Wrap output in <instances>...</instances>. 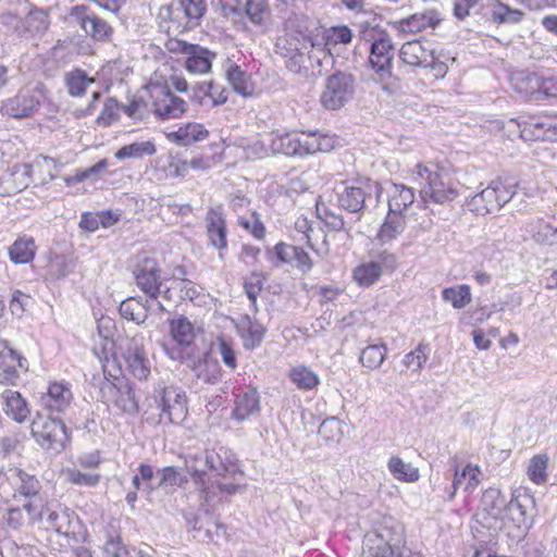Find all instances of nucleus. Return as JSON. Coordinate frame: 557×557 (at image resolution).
I'll list each match as a JSON object with an SVG mask.
<instances>
[{
    "instance_id": "6ab92c4d",
    "label": "nucleus",
    "mask_w": 557,
    "mask_h": 557,
    "mask_svg": "<svg viewBox=\"0 0 557 557\" xmlns=\"http://www.w3.org/2000/svg\"><path fill=\"white\" fill-rule=\"evenodd\" d=\"M39 98L34 92L21 91L15 97L8 99L1 108V111L15 119H23L32 115L38 109Z\"/></svg>"
},
{
    "instance_id": "2f4dec72",
    "label": "nucleus",
    "mask_w": 557,
    "mask_h": 557,
    "mask_svg": "<svg viewBox=\"0 0 557 557\" xmlns=\"http://www.w3.org/2000/svg\"><path fill=\"white\" fill-rule=\"evenodd\" d=\"M275 255L281 262L295 261L296 267L304 272L311 270L312 261L309 255L300 247L278 243L274 247Z\"/></svg>"
},
{
    "instance_id": "338daca9",
    "label": "nucleus",
    "mask_w": 557,
    "mask_h": 557,
    "mask_svg": "<svg viewBox=\"0 0 557 557\" xmlns=\"http://www.w3.org/2000/svg\"><path fill=\"white\" fill-rule=\"evenodd\" d=\"M267 8L265 0H247L245 11L251 23L260 25Z\"/></svg>"
},
{
    "instance_id": "3c124183",
    "label": "nucleus",
    "mask_w": 557,
    "mask_h": 557,
    "mask_svg": "<svg viewBox=\"0 0 557 557\" xmlns=\"http://www.w3.org/2000/svg\"><path fill=\"white\" fill-rule=\"evenodd\" d=\"M387 348L385 344H372L361 349L359 361L363 367L371 370L377 369L386 358Z\"/></svg>"
},
{
    "instance_id": "9d476101",
    "label": "nucleus",
    "mask_w": 557,
    "mask_h": 557,
    "mask_svg": "<svg viewBox=\"0 0 557 557\" xmlns=\"http://www.w3.org/2000/svg\"><path fill=\"white\" fill-rule=\"evenodd\" d=\"M115 382L107 381L101 386L103 398L125 413H137L139 410L138 401L135 396L134 386L125 379H114Z\"/></svg>"
},
{
    "instance_id": "ea45409f",
    "label": "nucleus",
    "mask_w": 557,
    "mask_h": 557,
    "mask_svg": "<svg viewBox=\"0 0 557 557\" xmlns=\"http://www.w3.org/2000/svg\"><path fill=\"white\" fill-rule=\"evenodd\" d=\"M64 83L70 96L82 97L86 94L88 85L94 83V78H90L85 71L75 69L65 73Z\"/></svg>"
},
{
    "instance_id": "ddd939ff",
    "label": "nucleus",
    "mask_w": 557,
    "mask_h": 557,
    "mask_svg": "<svg viewBox=\"0 0 557 557\" xmlns=\"http://www.w3.org/2000/svg\"><path fill=\"white\" fill-rule=\"evenodd\" d=\"M70 17L79 25L82 30L95 40H104L112 33L110 25L95 13L90 12L86 5H75L71 9Z\"/></svg>"
},
{
    "instance_id": "b1692460",
    "label": "nucleus",
    "mask_w": 557,
    "mask_h": 557,
    "mask_svg": "<svg viewBox=\"0 0 557 557\" xmlns=\"http://www.w3.org/2000/svg\"><path fill=\"white\" fill-rule=\"evenodd\" d=\"M372 532L380 536L394 550H398L400 553L410 552L404 546L403 527L395 519L391 517L384 518Z\"/></svg>"
},
{
    "instance_id": "72a5a7b5",
    "label": "nucleus",
    "mask_w": 557,
    "mask_h": 557,
    "mask_svg": "<svg viewBox=\"0 0 557 557\" xmlns=\"http://www.w3.org/2000/svg\"><path fill=\"white\" fill-rule=\"evenodd\" d=\"M363 552L371 557H410L411 554V552L394 550L372 531L364 536Z\"/></svg>"
},
{
    "instance_id": "a18cd8bd",
    "label": "nucleus",
    "mask_w": 557,
    "mask_h": 557,
    "mask_svg": "<svg viewBox=\"0 0 557 557\" xmlns=\"http://www.w3.org/2000/svg\"><path fill=\"white\" fill-rule=\"evenodd\" d=\"M240 332L244 339V347L246 349H253L261 344L265 329L259 322L247 318L242 324Z\"/></svg>"
},
{
    "instance_id": "aec40b11",
    "label": "nucleus",
    "mask_w": 557,
    "mask_h": 557,
    "mask_svg": "<svg viewBox=\"0 0 557 557\" xmlns=\"http://www.w3.org/2000/svg\"><path fill=\"white\" fill-rule=\"evenodd\" d=\"M510 124H517L519 136L523 140H552V117L528 120H510Z\"/></svg>"
},
{
    "instance_id": "dca6fc26",
    "label": "nucleus",
    "mask_w": 557,
    "mask_h": 557,
    "mask_svg": "<svg viewBox=\"0 0 557 557\" xmlns=\"http://www.w3.org/2000/svg\"><path fill=\"white\" fill-rule=\"evenodd\" d=\"M8 480L13 487L14 498L23 496L28 499L39 496L42 485L36 475L25 470L11 467L8 469Z\"/></svg>"
},
{
    "instance_id": "13d9d810",
    "label": "nucleus",
    "mask_w": 557,
    "mask_h": 557,
    "mask_svg": "<svg viewBox=\"0 0 557 557\" xmlns=\"http://www.w3.org/2000/svg\"><path fill=\"white\" fill-rule=\"evenodd\" d=\"M0 24L8 33L17 37H26L25 17H21L12 12H4L0 16Z\"/></svg>"
},
{
    "instance_id": "bb28decb",
    "label": "nucleus",
    "mask_w": 557,
    "mask_h": 557,
    "mask_svg": "<svg viewBox=\"0 0 557 557\" xmlns=\"http://www.w3.org/2000/svg\"><path fill=\"white\" fill-rule=\"evenodd\" d=\"M442 21L441 14L434 10H425L421 13H414L407 18L399 21V26L405 33H419L428 27L435 28Z\"/></svg>"
},
{
    "instance_id": "4468645a",
    "label": "nucleus",
    "mask_w": 557,
    "mask_h": 557,
    "mask_svg": "<svg viewBox=\"0 0 557 557\" xmlns=\"http://www.w3.org/2000/svg\"><path fill=\"white\" fill-rule=\"evenodd\" d=\"M122 357L127 364L131 374L143 381L150 375L151 362L141 343V338H132L122 352Z\"/></svg>"
},
{
    "instance_id": "c03bdc74",
    "label": "nucleus",
    "mask_w": 557,
    "mask_h": 557,
    "mask_svg": "<svg viewBox=\"0 0 557 557\" xmlns=\"http://www.w3.org/2000/svg\"><path fill=\"white\" fill-rule=\"evenodd\" d=\"M381 274L382 268L380 263L370 261L356 267L352 277L360 286L369 287L379 280Z\"/></svg>"
},
{
    "instance_id": "49530a36",
    "label": "nucleus",
    "mask_w": 557,
    "mask_h": 557,
    "mask_svg": "<svg viewBox=\"0 0 557 557\" xmlns=\"http://www.w3.org/2000/svg\"><path fill=\"white\" fill-rule=\"evenodd\" d=\"M388 470L395 479L404 482H416L419 480L420 474L418 468L411 463H406L397 456H394L388 461Z\"/></svg>"
},
{
    "instance_id": "423d86ee",
    "label": "nucleus",
    "mask_w": 557,
    "mask_h": 557,
    "mask_svg": "<svg viewBox=\"0 0 557 557\" xmlns=\"http://www.w3.org/2000/svg\"><path fill=\"white\" fill-rule=\"evenodd\" d=\"M356 81L352 74L337 71L330 75L320 96V103L326 110H338L355 95Z\"/></svg>"
},
{
    "instance_id": "774afa93",
    "label": "nucleus",
    "mask_w": 557,
    "mask_h": 557,
    "mask_svg": "<svg viewBox=\"0 0 557 557\" xmlns=\"http://www.w3.org/2000/svg\"><path fill=\"white\" fill-rule=\"evenodd\" d=\"M21 446L18 434H8L0 436V458L9 459L13 454L17 453Z\"/></svg>"
},
{
    "instance_id": "e433bc0d",
    "label": "nucleus",
    "mask_w": 557,
    "mask_h": 557,
    "mask_svg": "<svg viewBox=\"0 0 557 557\" xmlns=\"http://www.w3.org/2000/svg\"><path fill=\"white\" fill-rule=\"evenodd\" d=\"M214 54L208 49L195 45L190 53L187 55L185 66L191 73H207L212 65Z\"/></svg>"
},
{
    "instance_id": "bf43d9fd",
    "label": "nucleus",
    "mask_w": 557,
    "mask_h": 557,
    "mask_svg": "<svg viewBox=\"0 0 557 557\" xmlns=\"http://www.w3.org/2000/svg\"><path fill=\"white\" fill-rule=\"evenodd\" d=\"M197 88L202 96L209 97L212 100L213 107L223 104L227 100V90L214 82L201 83Z\"/></svg>"
},
{
    "instance_id": "5701e85b",
    "label": "nucleus",
    "mask_w": 557,
    "mask_h": 557,
    "mask_svg": "<svg viewBox=\"0 0 557 557\" xmlns=\"http://www.w3.org/2000/svg\"><path fill=\"white\" fill-rule=\"evenodd\" d=\"M73 399V394L67 384L54 382L48 387V392L42 395L41 404L49 412H64Z\"/></svg>"
},
{
    "instance_id": "37998d69",
    "label": "nucleus",
    "mask_w": 557,
    "mask_h": 557,
    "mask_svg": "<svg viewBox=\"0 0 557 557\" xmlns=\"http://www.w3.org/2000/svg\"><path fill=\"white\" fill-rule=\"evenodd\" d=\"M405 219L401 214L388 211V214L379 232V239L383 243L391 242L405 230Z\"/></svg>"
},
{
    "instance_id": "5fc2aeb1",
    "label": "nucleus",
    "mask_w": 557,
    "mask_h": 557,
    "mask_svg": "<svg viewBox=\"0 0 557 557\" xmlns=\"http://www.w3.org/2000/svg\"><path fill=\"white\" fill-rule=\"evenodd\" d=\"M289 376L300 389H312L319 384L318 375L305 366L294 368Z\"/></svg>"
},
{
    "instance_id": "cd10ccee",
    "label": "nucleus",
    "mask_w": 557,
    "mask_h": 557,
    "mask_svg": "<svg viewBox=\"0 0 557 557\" xmlns=\"http://www.w3.org/2000/svg\"><path fill=\"white\" fill-rule=\"evenodd\" d=\"M488 14L491 22L496 25L519 24L524 17V12L519 9L511 8L500 0H491L488 4Z\"/></svg>"
},
{
    "instance_id": "f3484780",
    "label": "nucleus",
    "mask_w": 557,
    "mask_h": 557,
    "mask_svg": "<svg viewBox=\"0 0 557 557\" xmlns=\"http://www.w3.org/2000/svg\"><path fill=\"white\" fill-rule=\"evenodd\" d=\"M399 58L410 66H431L437 69V73L445 72V65L443 63L435 65L433 52L425 49L418 40L405 42L399 50Z\"/></svg>"
},
{
    "instance_id": "09e8293b",
    "label": "nucleus",
    "mask_w": 557,
    "mask_h": 557,
    "mask_svg": "<svg viewBox=\"0 0 557 557\" xmlns=\"http://www.w3.org/2000/svg\"><path fill=\"white\" fill-rule=\"evenodd\" d=\"M72 513L64 508L52 510L46 506L45 517L49 528L53 529L59 534H67L71 527Z\"/></svg>"
},
{
    "instance_id": "de8ad7c7",
    "label": "nucleus",
    "mask_w": 557,
    "mask_h": 557,
    "mask_svg": "<svg viewBox=\"0 0 557 557\" xmlns=\"http://www.w3.org/2000/svg\"><path fill=\"white\" fill-rule=\"evenodd\" d=\"M354 38L352 30L347 25H335L323 32L324 46L330 51L337 45H349Z\"/></svg>"
},
{
    "instance_id": "0eeeda50",
    "label": "nucleus",
    "mask_w": 557,
    "mask_h": 557,
    "mask_svg": "<svg viewBox=\"0 0 557 557\" xmlns=\"http://www.w3.org/2000/svg\"><path fill=\"white\" fill-rule=\"evenodd\" d=\"M377 190L379 185L370 180H358L351 185L341 183L336 187L337 205L350 213H360L366 207V201Z\"/></svg>"
},
{
    "instance_id": "69168bd1",
    "label": "nucleus",
    "mask_w": 557,
    "mask_h": 557,
    "mask_svg": "<svg viewBox=\"0 0 557 557\" xmlns=\"http://www.w3.org/2000/svg\"><path fill=\"white\" fill-rule=\"evenodd\" d=\"M428 360V346L420 344L413 351L405 355L403 363L407 368H413L419 371Z\"/></svg>"
},
{
    "instance_id": "c85d7f7f",
    "label": "nucleus",
    "mask_w": 557,
    "mask_h": 557,
    "mask_svg": "<svg viewBox=\"0 0 557 557\" xmlns=\"http://www.w3.org/2000/svg\"><path fill=\"white\" fill-rule=\"evenodd\" d=\"M1 398L4 403V412L8 417L13 419L17 423H23L28 418L30 410L27 401L22 395L12 389H4L1 393Z\"/></svg>"
},
{
    "instance_id": "393cba45",
    "label": "nucleus",
    "mask_w": 557,
    "mask_h": 557,
    "mask_svg": "<svg viewBox=\"0 0 557 557\" xmlns=\"http://www.w3.org/2000/svg\"><path fill=\"white\" fill-rule=\"evenodd\" d=\"M260 412V397L256 388L239 394L232 417L239 423Z\"/></svg>"
},
{
    "instance_id": "4be33fe9",
    "label": "nucleus",
    "mask_w": 557,
    "mask_h": 557,
    "mask_svg": "<svg viewBox=\"0 0 557 557\" xmlns=\"http://www.w3.org/2000/svg\"><path fill=\"white\" fill-rule=\"evenodd\" d=\"M32 168L21 164L13 168L12 172L0 178V196H11L21 193L32 183Z\"/></svg>"
},
{
    "instance_id": "f257e3e1",
    "label": "nucleus",
    "mask_w": 557,
    "mask_h": 557,
    "mask_svg": "<svg viewBox=\"0 0 557 557\" xmlns=\"http://www.w3.org/2000/svg\"><path fill=\"white\" fill-rule=\"evenodd\" d=\"M414 182L419 186L422 201H432L444 205L456 199L459 195L458 183L447 174L438 171L436 165L418 164L416 166Z\"/></svg>"
},
{
    "instance_id": "f8f14e48",
    "label": "nucleus",
    "mask_w": 557,
    "mask_h": 557,
    "mask_svg": "<svg viewBox=\"0 0 557 557\" xmlns=\"http://www.w3.org/2000/svg\"><path fill=\"white\" fill-rule=\"evenodd\" d=\"M151 96L152 111L159 120L178 119L187 111L186 101L168 87L154 88Z\"/></svg>"
},
{
    "instance_id": "473e14b6",
    "label": "nucleus",
    "mask_w": 557,
    "mask_h": 557,
    "mask_svg": "<svg viewBox=\"0 0 557 557\" xmlns=\"http://www.w3.org/2000/svg\"><path fill=\"white\" fill-rule=\"evenodd\" d=\"M209 132L202 124L187 123L177 131L169 134V138L178 146H189L194 143L206 139Z\"/></svg>"
},
{
    "instance_id": "c9c22d12",
    "label": "nucleus",
    "mask_w": 557,
    "mask_h": 557,
    "mask_svg": "<svg viewBox=\"0 0 557 557\" xmlns=\"http://www.w3.org/2000/svg\"><path fill=\"white\" fill-rule=\"evenodd\" d=\"M149 308L150 306L148 299L145 301V304H143L140 297H131L121 302L119 311L124 319L132 320L137 324H141L148 318L147 311Z\"/></svg>"
},
{
    "instance_id": "20e7f679",
    "label": "nucleus",
    "mask_w": 557,
    "mask_h": 557,
    "mask_svg": "<svg viewBox=\"0 0 557 557\" xmlns=\"http://www.w3.org/2000/svg\"><path fill=\"white\" fill-rule=\"evenodd\" d=\"M154 400L160 409L159 422L162 424H180L187 417V397L177 386H163L154 392Z\"/></svg>"
},
{
    "instance_id": "39448f33",
    "label": "nucleus",
    "mask_w": 557,
    "mask_h": 557,
    "mask_svg": "<svg viewBox=\"0 0 557 557\" xmlns=\"http://www.w3.org/2000/svg\"><path fill=\"white\" fill-rule=\"evenodd\" d=\"M515 194L513 185L505 184L500 178H496L471 197L469 208L478 215H485L498 211L512 199Z\"/></svg>"
},
{
    "instance_id": "c756f323",
    "label": "nucleus",
    "mask_w": 557,
    "mask_h": 557,
    "mask_svg": "<svg viewBox=\"0 0 557 557\" xmlns=\"http://www.w3.org/2000/svg\"><path fill=\"white\" fill-rule=\"evenodd\" d=\"M37 246L35 239L27 235L18 236L9 247V258L14 264H27L36 256Z\"/></svg>"
},
{
    "instance_id": "7c9ffc66",
    "label": "nucleus",
    "mask_w": 557,
    "mask_h": 557,
    "mask_svg": "<svg viewBox=\"0 0 557 557\" xmlns=\"http://www.w3.org/2000/svg\"><path fill=\"white\" fill-rule=\"evenodd\" d=\"M480 468L468 463L462 471L455 470L451 491L448 494V499H453L458 488L462 487L465 492L471 493L480 483Z\"/></svg>"
},
{
    "instance_id": "0e129e2a",
    "label": "nucleus",
    "mask_w": 557,
    "mask_h": 557,
    "mask_svg": "<svg viewBox=\"0 0 557 557\" xmlns=\"http://www.w3.org/2000/svg\"><path fill=\"white\" fill-rule=\"evenodd\" d=\"M119 103L115 98H108L103 103L102 111L97 117L96 123L99 126H109L119 119Z\"/></svg>"
},
{
    "instance_id": "864d4df0",
    "label": "nucleus",
    "mask_w": 557,
    "mask_h": 557,
    "mask_svg": "<svg viewBox=\"0 0 557 557\" xmlns=\"http://www.w3.org/2000/svg\"><path fill=\"white\" fill-rule=\"evenodd\" d=\"M214 459V453L206 450L201 454L195 455L191 460H186V467L194 478H201V475L206 473L207 469L216 470Z\"/></svg>"
},
{
    "instance_id": "1a4fd4ad",
    "label": "nucleus",
    "mask_w": 557,
    "mask_h": 557,
    "mask_svg": "<svg viewBox=\"0 0 557 557\" xmlns=\"http://www.w3.org/2000/svg\"><path fill=\"white\" fill-rule=\"evenodd\" d=\"M369 63L381 78L392 75V62L394 59V44L385 30H380L377 36H372Z\"/></svg>"
},
{
    "instance_id": "f03ea898",
    "label": "nucleus",
    "mask_w": 557,
    "mask_h": 557,
    "mask_svg": "<svg viewBox=\"0 0 557 557\" xmlns=\"http://www.w3.org/2000/svg\"><path fill=\"white\" fill-rule=\"evenodd\" d=\"M277 149L286 156H307L329 152L334 148V139L320 133H290L278 138Z\"/></svg>"
},
{
    "instance_id": "4d7b16f0",
    "label": "nucleus",
    "mask_w": 557,
    "mask_h": 557,
    "mask_svg": "<svg viewBox=\"0 0 557 557\" xmlns=\"http://www.w3.org/2000/svg\"><path fill=\"white\" fill-rule=\"evenodd\" d=\"M547 455H536L532 457L528 467V475L530 480L536 484L544 483L547 479Z\"/></svg>"
},
{
    "instance_id": "4c0bfd02",
    "label": "nucleus",
    "mask_w": 557,
    "mask_h": 557,
    "mask_svg": "<svg viewBox=\"0 0 557 557\" xmlns=\"http://www.w3.org/2000/svg\"><path fill=\"white\" fill-rule=\"evenodd\" d=\"M170 333L181 346H189L195 339L193 323L184 315L170 321Z\"/></svg>"
},
{
    "instance_id": "9b49d317",
    "label": "nucleus",
    "mask_w": 557,
    "mask_h": 557,
    "mask_svg": "<svg viewBox=\"0 0 557 557\" xmlns=\"http://www.w3.org/2000/svg\"><path fill=\"white\" fill-rule=\"evenodd\" d=\"M508 502L496 487L485 490L481 497L482 522L490 529H500Z\"/></svg>"
},
{
    "instance_id": "e2e57ef3",
    "label": "nucleus",
    "mask_w": 557,
    "mask_h": 557,
    "mask_svg": "<svg viewBox=\"0 0 557 557\" xmlns=\"http://www.w3.org/2000/svg\"><path fill=\"white\" fill-rule=\"evenodd\" d=\"M9 361H16L22 369H27V360L13 349L7 339L0 338V362L2 366Z\"/></svg>"
},
{
    "instance_id": "a19ab883",
    "label": "nucleus",
    "mask_w": 557,
    "mask_h": 557,
    "mask_svg": "<svg viewBox=\"0 0 557 557\" xmlns=\"http://www.w3.org/2000/svg\"><path fill=\"white\" fill-rule=\"evenodd\" d=\"M442 298L454 309H462L472 300L471 288L467 284L446 287L442 290Z\"/></svg>"
},
{
    "instance_id": "6e6552de",
    "label": "nucleus",
    "mask_w": 557,
    "mask_h": 557,
    "mask_svg": "<svg viewBox=\"0 0 557 557\" xmlns=\"http://www.w3.org/2000/svg\"><path fill=\"white\" fill-rule=\"evenodd\" d=\"M133 275L137 287L149 299L157 300L163 281L157 261L148 257H138L133 267Z\"/></svg>"
},
{
    "instance_id": "603ef678",
    "label": "nucleus",
    "mask_w": 557,
    "mask_h": 557,
    "mask_svg": "<svg viewBox=\"0 0 557 557\" xmlns=\"http://www.w3.org/2000/svg\"><path fill=\"white\" fill-rule=\"evenodd\" d=\"M331 59L330 51L308 41V76L320 75L323 63H327Z\"/></svg>"
},
{
    "instance_id": "79ce46f5",
    "label": "nucleus",
    "mask_w": 557,
    "mask_h": 557,
    "mask_svg": "<svg viewBox=\"0 0 557 557\" xmlns=\"http://www.w3.org/2000/svg\"><path fill=\"white\" fill-rule=\"evenodd\" d=\"M157 476L159 478L158 483L147 484L148 492H152L157 488H166V487H176L182 486L187 482L186 476L177 471L174 467H164L157 471Z\"/></svg>"
},
{
    "instance_id": "6e6d98bb",
    "label": "nucleus",
    "mask_w": 557,
    "mask_h": 557,
    "mask_svg": "<svg viewBox=\"0 0 557 557\" xmlns=\"http://www.w3.org/2000/svg\"><path fill=\"white\" fill-rule=\"evenodd\" d=\"M26 34L36 35L47 30L49 26L48 14L41 9H34L25 16Z\"/></svg>"
},
{
    "instance_id": "f704fd0d",
    "label": "nucleus",
    "mask_w": 557,
    "mask_h": 557,
    "mask_svg": "<svg viewBox=\"0 0 557 557\" xmlns=\"http://www.w3.org/2000/svg\"><path fill=\"white\" fill-rule=\"evenodd\" d=\"M388 211L401 214L413 203L414 193L411 187L403 184H393L388 193Z\"/></svg>"
},
{
    "instance_id": "680f3d73",
    "label": "nucleus",
    "mask_w": 557,
    "mask_h": 557,
    "mask_svg": "<svg viewBox=\"0 0 557 557\" xmlns=\"http://www.w3.org/2000/svg\"><path fill=\"white\" fill-rule=\"evenodd\" d=\"M263 280L262 274L256 271L251 272L250 275L245 278V293L253 307H256L257 298L263 288Z\"/></svg>"
},
{
    "instance_id": "a878e982",
    "label": "nucleus",
    "mask_w": 557,
    "mask_h": 557,
    "mask_svg": "<svg viewBox=\"0 0 557 557\" xmlns=\"http://www.w3.org/2000/svg\"><path fill=\"white\" fill-rule=\"evenodd\" d=\"M540 75L529 70L515 71L510 75V85L515 91L525 98L536 100L540 89Z\"/></svg>"
},
{
    "instance_id": "8fccbe9b",
    "label": "nucleus",
    "mask_w": 557,
    "mask_h": 557,
    "mask_svg": "<svg viewBox=\"0 0 557 557\" xmlns=\"http://www.w3.org/2000/svg\"><path fill=\"white\" fill-rule=\"evenodd\" d=\"M156 145L153 141H135L129 145H125L115 152L116 159H140L145 156H153L156 153Z\"/></svg>"
},
{
    "instance_id": "2eb2a0df",
    "label": "nucleus",
    "mask_w": 557,
    "mask_h": 557,
    "mask_svg": "<svg viewBox=\"0 0 557 557\" xmlns=\"http://www.w3.org/2000/svg\"><path fill=\"white\" fill-rule=\"evenodd\" d=\"M205 223L209 243L220 251L222 257V251L227 248V226L222 209L209 208Z\"/></svg>"
},
{
    "instance_id": "7ed1b4c3",
    "label": "nucleus",
    "mask_w": 557,
    "mask_h": 557,
    "mask_svg": "<svg viewBox=\"0 0 557 557\" xmlns=\"http://www.w3.org/2000/svg\"><path fill=\"white\" fill-rule=\"evenodd\" d=\"M30 431L37 444L46 450L59 453L69 441L67 429L59 418L37 414L32 421Z\"/></svg>"
},
{
    "instance_id": "412c9836",
    "label": "nucleus",
    "mask_w": 557,
    "mask_h": 557,
    "mask_svg": "<svg viewBox=\"0 0 557 557\" xmlns=\"http://www.w3.org/2000/svg\"><path fill=\"white\" fill-rule=\"evenodd\" d=\"M288 45L289 47L281 48L286 69L293 74L308 77V41Z\"/></svg>"
},
{
    "instance_id": "052dcab7",
    "label": "nucleus",
    "mask_w": 557,
    "mask_h": 557,
    "mask_svg": "<svg viewBox=\"0 0 557 557\" xmlns=\"http://www.w3.org/2000/svg\"><path fill=\"white\" fill-rule=\"evenodd\" d=\"M178 3L189 21L198 22L207 12L206 0H180Z\"/></svg>"
},
{
    "instance_id": "a211bd4d",
    "label": "nucleus",
    "mask_w": 557,
    "mask_h": 557,
    "mask_svg": "<svg viewBox=\"0 0 557 557\" xmlns=\"http://www.w3.org/2000/svg\"><path fill=\"white\" fill-rule=\"evenodd\" d=\"M533 504L534 499L529 495L511 498L504 512L503 525L510 522L517 529L528 530L533 523V516L528 508Z\"/></svg>"
},
{
    "instance_id": "58836bf2",
    "label": "nucleus",
    "mask_w": 557,
    "mask_h": 557,
    "mask_svg": "<svg viewBox=\"0 0 557 557\" xmlns=\"http://www.w3.org/2000/svg\"><path fill=\"white\" fill-rule=\"evenodd\" d=\"M226 78L234 91L243 97H249L253 94V86L249 76L237 64H231L226 70Z\"/></svg>"
}]
</instances>
